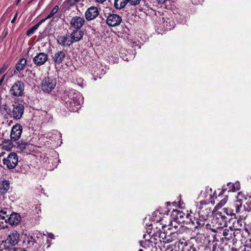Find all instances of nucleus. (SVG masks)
I'll return each instance as SVG.
<instances>
[{"instance_id": "f257e3e1", "label": "nucleus", "mask_w": 251, "mask_h": 251, "mask_svg": "<svg viewBox=\"0 0 251 251\" xmlns=\"http://www.w3.org/2000/svg\"><path fill=\"white\" fill-rule=\"evenodd\" d=\"M61 99L67 109L72 112L77 111L83 101L82 95L74 89L66 90Z\"/></svg>"}, {"instance_id": "f03ea898", "label": "nucleus", "mask_w": 251, "mask_h": 251, "mask_svg": "<svg viewBox=\"0 0 251 251\" xmlns=\"http://www.w3.org/2000/svg\"><path fill=\"white\" fill-rule=\"evenodd\" d=\"M25 85L21 80L16 81L10 87L9 94L12 98L22 97L24 94Z\"/></svg>"}, {"instance_id": "7ed1b4c3", "label": "nucleus", "mask_w": 251, "mask_h": 251, "mask_svg": "<svg viewBox=\"0 0 251 251\" xmlns=\"http://www.w3.org/2000/svg\"><path fill=\"white\" fill-rule=\"evenodd\" d=\"M3 212L5 213L4 219H1L2 225L4 223H9L11 225H18L21 220V216L17 213L13 212L10 215L7 214V209H3Z\"/></svg>"}, {"instance_id": "20e7f679", "label": "nucleus", "mask_w": 251, "mask_h": 251, "mask_svg": "<svg viewBox=\"0 0 251 251\" xmlns=\"http://www.w3.org/2000/svg\"><path fill=\"white\" fill-rule=\"evenodd\" d=\"M19 161L18 156L14 152H10L7 157L2 160L3 164L6 166L8 169L15 168Z\"/></svg>"}, {"instance_id": "39448f33", "label": "nucleus", "mask_w": 251, "mask_h": 251, "mask_svg": "<svg viewBox=\"0 0 251 251\" xmlns=\"http://www.w3.org/2000/svg\"><path fill=\"white\" fill-rule=\"evenodd\" d=\"M56 85V79L52 77H46L42 82V89L46 92L51 91Z\"/></svg>"}, {"instance_id": "423d86ee", "label": "nucleus", "mask_w": 251, "mask_h": 251, "mask_svg": "<svg viewBox=\"0 0 251 251\" xmlns=\"http://www.w3.org/2000/svg\"><path fill=\"white\" fill-rule=\"evenodd\" d=\"M23 131V127L19 124H15L11 128L10 138L11 141H16L19 139Z\"/></svg>"}, {"instance_id": "0eeeda50", "label": "nucleus", "mask_w": 251, "mask_h": 251, "mask_svg": "<svg viewBox=\"0 0 251 251\" xmlns=\"http://www.w3.org/2000/svg\"><path fill=\"white\" fill-rule=\"evenodd\" d=\"M13 109L12 111V116L14 119L20 120L22 118L25 107L22 104H16L13 105Z\"/></svg>"}, {"instance_id": "6e6552de", "label": "nucleus", "mask_w": 251, "mask_h": 251, "mask_svg": "<svg viewBox=\"0 0 251 251\" xmlns=\"http://www.w3.org/2000/svg\"><path fill=\"white\" fill-rule=\"evenodd\" d=\"M121 17L116 14H110L106 18V24L109 26H116L119 25L122 22Z\"/></svg>"}, {"instance_id": "1a4fd4ad", "label": "nucleus", "mask_w": 251, "mask_h": 251, "mask_svg": "<svg viewBox=\"0 0 251 251\" xmlns=\"http://www.w3.org/2000/svg\"><path fill=\"white\" fill-rule=\"evenodd\" d=\"M203 202V201H201L198 214L200 218L207 219L211 211L207 204Z\"/></svg>"}, {"instance_id": "9d476101", "label": "nucleus", "mask_w": 251, "mask_h": 251, "mask_svg": "<svg viewBox=\"0 0 251 251\" xmlns=\"http://www.w3.org/2000/svg\"><path fill=\"white\" fill-rule=\"evenodd\" d=\"M49 55L44 52H39L33 57V62L37 66L44 65L48 60Z\"/></svg>"}, {"instance_id": "9b49d317", "label": "nucleus", "mask_w": 251, "mask_h": 251, "mask_svg": "<svg viewBox=\"0 0 251 251\" xmlns=\"http://www.w3.org/2000/svg\"><path fill=\"white\" fill-rule=\"evenodd\" d=\"M99 15V11L97 7L91 6L85 12V18L88 21L96 19Z\"/></svg>"}, {"instance_id": "f8f14e48", "label": "nucleus", "mask_w": 251, "mask_h": 251, "mask_svg": "<svg viewBox=\"0 0 251 251\" xmlns=\"http://www.w3.org/2000/svg\"><path fill=\"white\" fill-rule=\"evenodd\" d=\"M85 22V20L83 17L75 16L70 21V25L74 28L81 29Z\"/></svg>"}, {"instance_id": "ddd939ff", "label": "nucleus", "mask_w": 251, "mask_h": 251, "mask_svg": "<svg viewBox=\"0 0 251 251\" xmlns=\"http://www.w3.org/2000/svg\"><path fill=\"white\" fill-rule=\"evenodd\" d=\"M24 243L27 246V248L31 250L32 251H35L39 247L34 235L27 236L25 239Z\"/></svg>"}, {"instance_id": "4468645a", "label": "nucleus", "mask_w": 251, "mask_h": 251, "mask_svg": "<svg viewBox=\"0 0 251 251\" xmlns=\"http://www.w3.org/2000/svg\"><path fill=\"white\" fill-rule=\"evenodd\" d=\"M84 32L80 29L74 28L70 35L71 43L78 42L82 39Z\"/></svg>"}, {"instance_id": "2eb2a0df", "label": "nucleus", "mask_w": 251, "mask_h": 251, "mask_svg": "<svg viewBox=\"0 0 251 251\" xmlns=\"http://www.w3.org/2000/svg\"><path fill=\"white\" fill-rule=\"evenodd\" d=\"M19 237V233L16 230H14L10 232L6 241L8 243L14 246L18 243Z\"/></svg>"}, {"instance_id": "dca6fc26", "label": "nucleus", "mask_w": 251, "mask_h": 251, "mask_svg": "<svg viewBox=\"0 0 251 251\" xmlns=\"http://www.w3.org/2000/svg\"><path fill=\"white\" fill-rule=\"evenodd\" d=\"M66 56V51L64 50L58 51L55 52L53 56V60L55 63L60 64L63 62Z\"/></svg>"}, {"instance_id": "f3484780", "label": "nucleus", "mask_w": 251, "mask_h": 251, "mask_svg": "<svg viewBox=\"0 0 251 251\" xmlns=\"http://www.w3.org/2000/svg\"><path fill=\"white\" fill-rule=\"evenodd\" d=\"M206 219L201 218L200 219H195L192 221L191 219L189 220V226L190 228H198V227L202 226L205 225V221Z\"/></svg>"}, {"instance_id": "a211bd4d", "label": "nucleus", "mask_w": 251, "mask_h": 251, "mask_svg": "<svg viewBox=\"0 0 251 251\" xmlns=\"http://www.w3.org/2000/svg\"><path fill=\"white\" fill-rule=\"evenodd\" d=\"M71 39L69 40L67 36H59L57 37V42L58 44L63 46H70L73 43H71Z\"/></svg>"}, {"instance_id": "6ab92c4d", "label": "nucleus", "mask_w": 251, "mask_h": 251, "mask_svg": "<svg viewBox=\"0 0 251 251\" xmlns=\"http://www.w3.org/2000/svg\"><path fill=\"white\" fill-rule=\"evenodd\" d=\"M212 196V190L209 187H206L200 193V197L201 198H211Z\"/></svg>"}, {"instance_id": "aec40b11", "label": "nucleus", "mask_w": 251, "mask_h": 251, "mask_svg": "<svg viewBox=\"0 0 251 251\" xmlns=\"http://www.w3.org/2000/svg\"><path fill=\"white\" fill-rule=\"evenodd\" d=\"M231 208L234 210L235 213H240L244 210V207L242 206V203L240 201H235L231 205Z\"/></svg>"}, {"instance_id": "412c9836", "label": "nucleus", "mask_w": 251, "mask_h": 251, "mask_svg": "<svg viewBox=\"0 0 251 251\" xmlns=\"http://www.w3.org/2000/svg\"><path fill=\"white\" fill-rule=\"evenodd\" d=\"M1 145V149L5 151L10 150L13 146L11 140H2Z\"/></svg>"}, {"instance_id": "4be33fe9", "label": "nucleus", "mask_w": 251, "mask_h": 251, "mask_svg": "<svg viewBox=\"0 0 251 251\" xmlns=\"http://www.w3.org/2000/svg\"><path fill=\"white\" fill-rule=\"evenodd\" d=\"M128 3L127 0H114V6L117 9L124 8Z\"/></svg>"}, {"instance_id": "5701e85b", "label": "nucleus", "mask_w": 251, "mask_h": 251, "mask_svg": "<svg viewBox=\"0 0 251 251\" xmlns=\"http://www.w3.org/2000/svg\"><path fill=\"white\" fill-rule=\"evenodd\" d=\"M27 60L25 58L21 59L18 63L16 64L15 68L18 72L24 70L25 68V66L26 64Z\"/></svg>"}, {"instance_id": "b1692460", "label": "nucleus", "mask_w": 251, "mask_h": 251, "mask_svg": "<svg viewBox=\"0 0 251 251\" xmlns=\"http://www.w3.org/2000/svg\"><path fill=\"white\" fill-rule=\"evenodd\" d=\"M227 186L228 187V191L235 192L240 189V184L238 181L234 183H228Z\"/></svg>"}, {"instance_id": "393cba45", "label": "nucleus", "mask_w": 251, "mask_h": 251, "mask_svg": "<svg viewBox=\"0 0 251 251\" xmlns=\"http://www.w3.org/2000/svg\"><path fill=\"white\" fill-rule=\"evenodd\" d=\"M188 241L185 239H181L179 240V248L181 247L182 251H188Z\"/></svg>"}, {"instance_id": "a878e982", "label": "nucleus", "mask_w": 251, "mask_h": 251, "mask_svg": "<svg viewBox=\"0 0 251 251\" xmlns=\"http://www.w3.org/2000/svg\"><path fill=\"white\" fill-rule=\"evenodd\" d=\"M17 148L21 151H23L28 147L29 145L23 140H20L17 143Z\"/></svg>"}, {"instance_id": "bb28decb", "label": "nucleus", "mask_w": 251, "mask_h": 251, "mask_svg": "<svg viewBox=\"0 0 251 251\" xmlns=\"http://www.w3.org/2000/svg\"><path fill=\"white\" fill-rule=\"evenodd\" d=\"M140 244L141 246L144 248L146 251H148L147 248H150L153 246L152 242L149 240H145L144 241H141Z\"/></svg>"}, {"instance_id": "cd10ccee", "label": "nucleus", "mask_w": 251, "mask_h": 251, "mask_svg": "<svg viewBox=\"0 0 251 251\" xmlns=\"http://www.w3.org/2000/svg\"><path fill=\"white\" fill-rule=\"evenodd\" d=\"M212 213H214L213 221L226 218L225 215H222L221 212L218 211V210L215 211V210H213Z\"/></svg>"}, {"instance_id": "c85d7f7f", "label": "nucleus", "mask_w": 251, "mask_h": 251, "mask_svg": "<svg viewBox=\"0 0 251 251\" xmlns=\"http://www.w3.org/2000/svg\"><path fill=\"white\" fill-rule=\"evenodd\" d=\"M227 197H226L222 200L214 207V210L217 211L219 209L222 208L227 202Z\"/></svg>"}, {"instance_id": "c756f323", "label": "nucleus", "mask_w": 251, "mask_h": 251, "mask_svg": "<svg viewBox=\"0 0 251 251\" xmlns=\"http://www.w3.org/2000/svg\"><path fill=\"white\" fill-rule=\"evenodd\" d=\"M247 199V196L245 195L243 192H239L237 197L236 201L243 202V201L246 200Z\"/></svg>"}, {"instance_id": "7c9ffc66", "label": "nucleus", "mask_w": 251, "mask_h": 251, "mask_svg": "<svg viewBox=\"0 0 251 251\" xmlns=\"http://www.w3.org/2000/svg\"><path fill=\"white\" fill-rule=\"evenodd\" d=\"M175 237V233L173 232H170L169 234L166 235V239H165L164 243H169L172 242L174 240Z\"/></svg>"}, {"instance_id": "2f4dec72", "label": "nucleus", "mask_w": 251, "mask_h": 251, "mask_svg": "<svg viewBox=\"0 0 251 251\" xmlns=\"http://www.w3.org/2000/svg\"><path fill=\"white\" fill-rule=\"evenodd\" d=\"M214 222H215L217 224L219 227H222L223 226H225L226 224L227 218L221 219L219 220H217L216 221H213Z\"/></svg>"}, {"instance_id": "473e14b6", "label": "nucleus", "mask_w": 251, "mask_h": 251, "mask_svg": "<svg viewBox=\"0 0 251 251\" xmlns=\"http://www.w3.org/2000/svg\"><path fill=\"white\" fill-rule=\"evenodd\" d=\"M39 27L38 26V25H35L32 27L28 29L26 31V35L28 36H30L32 35L35 31L38 29Z\"/></svg>"}, {"instance_id": "72a5a7b5", "label": "nucleus", "mask_w": 251, "mask_h": 251, "mask_svg": "<svg viewBox=\"0 0 251 251\" xmlns=\"http://www.w3.org/2000/svg\"><path fill=\"white\" fill-rule=\"evenodd\" d=\"M223 210L224 211V212L226 213L227 215H230L231 216H235L234 210L232 209L231 207L230 209H228L227 208H223Z\"/></svg>"}, {"instance_id": "f704fd0d", "label": "nucleus", "mask_w": 251, "mask_h": 251, "mask_svg": "<svg viewBox=\"0 0 251 251\" xmlns=\"http://www.w3.org/2000/svg\"><path fill=\"white\" fill-rule=\"evenodd\" d=\"M167 233L164 231H160L158 233V238L161 242L164 243L166 239Z\"/></svg>"}, {"instance_id": "c9c22d12", "label": "nucleus", "mask_w": 251, "mask_h": 251, "mask_svg": "<svg viewBox=\"0 0 251 251\" xmlns=\"http://www.w3.org/2000/svg\"><path fill=\"white\" fill-rule=\"evenodd\" d=\"M58 10V6L56 5L51 10L50 13L46 17V19H50L57 12Z\"/></svg>"}, {"instance_id": "e433bc0d", "label": "nucleus", "mask_w": 251, "mask_h": 251, "mask_svg": "<svg viewBox=\"0 0 251 251\" xmlns=\"http://www.w3.org/2000/svg\"><path fill=\"white\" fill-rule=\"evenodd\" d=\"M244 210L248 212H251V201H248L244 206Z\"/></svg>"}, {"instance_id": "4c0bfd02", "label": "nucleus", "mask_w": 251, "mask_h": 251, "mask_svg": "<svg viewBox=\"0 0 251 251\" xmlns=\"http://www.w3.org/2000/svg\"><path fill=\"white\" fill-rule=\"evenodd\" d=\"M171 22H172V24H173V21H169V22H168L167 21H166V22H165V21L163 22L164 26L166 29L171 30L172 29V27H171V25H170ZM172 25H173L172 27H174L173 24H172Z\"/></svg>"}, {"instance_id": "58836bf2", "label": "nucleus", "mask_w": 251, "mask_h": 251, "mask_svg": "<svg viewBox=\"0 0 251 251\" xmlns=\"http://www.w3.org/2000/svg\"><path fill=\"white\" fill-rule=\"evenodd\" d=\"M5 213L3 212V209H0V226L1 227H4V226H6V225H2V221L1 219H4Z\"/></svg>"}, {"instance_id": "ea45409f", "label": "nucleus", "mask_w": 251, "mask_h": 251, "mask_svg": "<svg viewBox=\"0 0 251 251\" xmlns=\"http://www.w3.org/2000/svg\"><path fill=\"white\" fill-rule=\"evenodd\" d=\"M3 185V189L4 190L7 191L9 188V183L6 180H4L2 182Z\"/></svg>"}, {"instance_id": "a19ab883", "label": "nucleus", "mask_w": 251, "mask_h": 251, "mask_svg": "<svg viewBox=\"0 0 251 251\" xmlns=\"http://www.w3.org/2000/svg\"><path fill=\"white\" fill-rule=\"evenodd\" d=\"M127 2L130 3L131 5H136L137 4H138L141 0H127Z\"/></svg>"}, {"instance_id": "79ce46f5", "label": "nucleus", "mask_w": 251, "mask_h": 251, "mask_svg": "<svg viewBox=\"0 0 251 251\" xmlns=\"http://www.w3.org/2000/svg\"><path fill=\"white\" fill-rule=\"evenodd\" d=\"M7 65L3 64L2 67L0 68V74L3 73L7 69Z\"/></svg>"}, {"instance_id": "37998d69", "label": "nucleus", "mask_w": 251, "mask_h": 251, "mask_svg": "<svg viewBox=\"0 0 251 251\" xmlns=\"http://www.w3.org/2000/svg\"><path fill=\"white\" fill-rule=\"evenodd\" d=\"M177 212V211H176ZM183 214L181 212H177L176 217L178 219L179 217L181 219L183 217Z\"/></svg>"}, {"instance_id": "c03bdc74", "label": "nucleus", "mask_w": 251, "mask_h": 251, "mask_svg": "<svg viewBox=\"0 0 251 251\" xmlns=\"http://www.w3.org/2000/svg\"><path fill=\"white\" fill-rule=\"evenodd\" d=\"M7 34H8V30L5 29L2 33V35H3L2 40H3L6 37Z\"/></svg>"}, {"instance_id": "a18cd8bd", "label": "nucleus", "mask_w": 251, "mask_h": 251, "mask_svg": "<svg viewBox=\"0 0 251 251\" xmlns=\"http://www.w3.org/2000/svg\"><path fill=\"white\" fill-rule=\"evenodd\" d=\"M226 189V188H224L222 189V190L220 189L218 190V192H219V195L218 196H220V195H222L224 191Z\"/></svg>"}, {"instance_id": "49530a36", "label": "nucleus", "mask_w": 251, "mask_h": 251, "mask_svg": "<svg viewBox=\"0 0 251 251\" xmlns=\"http://www.w3.org/2000/svg\"><path fill=\"white\" fill-rule=\"evenodd\" d=\"M48 19H46L45 18V19H43L41 20H40L37 24H36V25H38V26L39 27V25L43 22H44L46 20H47Z\"/></svg>"}, {"instance_id": "de8ad7c7", "label": "nucleus", "mask_w": 251, "mask_h": 251, "mask_svg": "<svg viewBox=\"0 0 251 251\" xmlns=\"http://www.w3.org/2000/svg\"><path fill=\"white\" fill-rule=\"evenodd\" d=\"M11 251H26L25 249L21 248L14 249Z\"/></svg>"}, {"instance_id": "09e8293b", "label": "nucleus", "mask_w": 251, "mask_h": 251, "mask_svg": "<svg viewBox=\"0 0 251 251\" xmlns=\"http://www.w3.org/2000/svg\"><path fill=\"white\" fill-rule=\"evenodd\" d=\"M18 12H16V13L15 14L14 18L12 19V20H11V23H13L15 22L17 17V16H18Z\"/></svg>"}, {"instance_id": "8fccbe9b", "label": "nucleus", "mask_w": 251, "mask_h": 251, "mask_svg": "<svg viewBox=\"0 0 251 251\" xmlns=\"http://www.w3.org/2000/svg\"><path fill=\"white\" fill-rule=\"evenodd\" d=\"M48 237L51 239L54 238V235L51 233H47Z\"/></svg>"}, {"instance_id": "3c124183", "label": "nucleus", "mask_w": 251, "mask_h": 251, "mask_svg": "<svg viewBox=\"0 0 251 251\" xmlns=\"http://www.w3.org/2000/svg\"><path fill=\"white\" fill-rule=\"evenodd\" d=\"M157 2L160 4L164 3L167 0H156Z\"/></svg>"}, {"instance_id": "603ef678", "label": "nucleus", "mask_w": 251, "mask_h": 251, "mask_svg": "<svg viewBox=\"0 0 251 251\" xmlns=\"http://www.w3.org/2000/svg\"><path fill=\"white\" fill-rule=\"evenodd\" d=\"M97 2L100 3H102L103 2L106 1V0H96Z\"/></svg>"}, {"instance_id": "864d4df0", "label": "nucleus", "mask_w": 251, "mask_h": 251, "mask_svg": "<svg viewBox=\"0 0 251 251\" xmlns=\"http://www.w3.org/2000/svg\"><path fill=\"white\" fill-rule=\"evenodd\" d=\"M189 251H196L195 249H194L192 247H190L189 249Z\"/></svg>"}, {"instance_id": "5fc2aeb1", "label": "nucleus", "mask_w": 251, "mask_h": 251, "mask_svg": "<svg viewBox=\"0 0 251 251\" xmlns=\"http://www.w3.org/2000/svg\"><path fill=\"white\" fill-rule=\"evenodd\" d=\"M217 192H215L214 193H213V197H215V198H217Z\"/></svg>"}, {"instance_id": "6e6d98bb", "label": "nucleus", "mask_w": 251, "mask_h": 251, "mask_svg": "<svg viewBox=\"0 0 251 251\" xmlns=\"http://www.w3.org/2000/svg\"><path fill=\"white\" fill-rule=\"evenodd\" d=\"M192 2L194 4H198V2L196 0H192Z\"/></svg>"}, {"instance_id": "4d7b16f0", "label": "nucleus", "mask_w": 251, "mask_h": 251, "mask_svg": "<svg viewBox=\"0 0 251 251\" xmlns=\"http://www.w3.org/2000/svg\"><path fill=\"white\" fill-rule=\"evenodd\" d=\"M138 251H146V250L140 249Z\"/></svg>"}, {"instance_id": "13d9d810", "label": "nucleus", "mask_w": 251, "mask_h": 251, "mask_svg": "<svg viewBox=\"0 0 251 251\" xmlns=\"http://www.w3.org/2000/svg\"><path fill=\"white\" fill-rule=\"evenodd\" d=\"M21 0H17V4H18V3L21 1Z\"/></svg>"}, {"instance_id": "bf43d9fd", "label": "nucleus", "mask_w": 251, "mask_h": 251, "mask_svg": "<svg viewBox=\"0 0 251 251\" xmlns=\"http://www.w3.org/2000/svg\"><path fill=\"white\" fill-rule=\"evenodd\" d=\"M123 59H124V60H126V61H127V60H127V58H123Z\"/></svg>"}, {"instance_id": "052dcab7", "label": "nucleus", "mask_w": 251, "mask_h": 251, "mask_svg": "<svg viewBox=\"0 0 251 251\" xmlns=\"http://www.w3.org/2000/svg\"><path fill=\"white\" fill-rule=\"evenodd\" d=\"M186 216V217L188 218V213H187Z\"/></svg>"}, {"instance_id": "680f3d73", "label": "nucleus", "mask_w": 251, "mask_h": 251, "mask_svg": "<svg viewBox=\"0 0 251 251\" xmlns=\"http://www.w3.org/2000/svg\"><path fill=\"white\" fill-rule=\"evenodd\" d=\"M225 234H226V233H225V232H224L223 235H225Z\"/></svg>"}, {"instance_id": "e2e57ef3", "label": "nucleus", "mask_w": 251, "mask_h": 251, "mask_svg": "<svg viewBox=\"0 0 251 251\" xmlns=\"http://www.w3.org/2000/svg\"><path fill=\"white\" fill-rule=\"evenodd\" d=\"M225 234H226V233H225V232H224L223 235H225Z\"/></svg>"}, {"instance_id": "0e129e2a", "label": "nucleus", "mask_w": 251, "mask_h": 251, "mask_svg": "<svg viewBox=\"0 0 251 251\" xmlns=\"http://www.w3.org/2000/svg\"><path fill=\"white\" fill-rule=\"evenodd\" d=\"M146 236V235H144V236H144V238H145V236Z\"/></svg>"}, {"instance_id": "69168bd1", "label": "nucleus", "mask_w": 251, "mask_h": 251, "mask_svg": "<svg viewBox=\"0 0 251 251\" xmlns=\"http://www.w3.org/2000/svg\"><path fill=\"white\" fill-rule=\"evenodd\" d=\"M3 153H4L1 152V155H2Z\"/></svg>"}]
</instances>
